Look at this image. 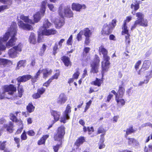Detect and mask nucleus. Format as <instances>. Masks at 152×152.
I'll use <instances>...</instances> for the list:
<instances>
[{"mask_svg":"<svg viewBox=\"0 0 152 152\" xmlns=\"http://www.w3.org/2000/svg\"><path fill=\"white\" fill-rule=\"evenodd\" d=\"M52 71L51 69L48 68L43 69L42 70L39 69L34 77H32L29 75H23L18 77L17 78V80L18 82H25L31 78V81L34 83L37 81L39 76L42 72L43 73V78L45 79L51 74Z\"/></svg>","mask_w":152,"mask_h":152,"instance_id":"1","label":"nucleus"},{"mask_svg":"<svg viewBox=\"0 0 152 152\" xmlns=\"http://www.w3.org/2000/svg\"><path fill=\"white\" fill-rule=\"evenodd\" d=\"M70 8V7L69 6L64 7V9L61 6L59 7L58 13L61 18H60L59 20H56L54 22V23L57 28H60L64 24V19L63 18L64 16L69 18L73 17V13Z\"/></svg>","mask_w":152,"mask_h":152,"instance_id":"2","label":"nucleus"},{"mask_svg":"<svg viewBox=\"0 0 152 152\" xmlns=\"http://www.w3.org/2000/svg\"><path fill=\"white\" fill-rule=\"evenodd\" d=\"M99 51L103 55V61L102 62V73L103 76L104 73L107 72L109 68L110 58L107 55V50L103 46H101L99 48Z\"/></svg>","mask_w":152,"mask_h":152,"instance_id":"3","label":"nucleus"},{"mask_svg":"<svg viewBox=\"0 0 152 152\" xmlns=\"http://www.w3.org/2000/svg\"><path fill=\"white\" fill-rule=\"evenodd\" d=\"M64 127L62 126L59 127L58 129V132L54 136L55 140L59 141L60 143L57 144L56 146H53V149L55 152H58V151L61 147L62 144V139L65 134Z\"/></svg>","mask_w":152,"mask_h":152,"instance_id":"4","label":"nucleus"},{"mask_svg":"<svg viewBox=\"0 0 152 152\" xmlns=\"http://www.w3.org/2000/svg\"><path fill=\"white\" fill-rule=\"evenodd\" d=\"M51 25V23L47 20H45L42 27L39 29L40 32H41L42 35L48 36L57 33V31L54 29H47Z\"/></svg>","mask_w":152,"mask_h":152,"instance_id":"5","label":"nucleus"},{"mask_svg":"<svg viewBox=\"0 0 152 152\" xmlns=\"http://www.w3.org/2000/svg\"><path fill=\"white\" fill-rule=\"evenodd\" d=\"M13 27H12V24L10 28L8 29V31L4 35L3 37H0V50H5L6 49L5 43L4 42L6 41L10 37L12 36L13 33Z\"/></svg>","mask_w":152,"mask_h":152,"instance_id":"6","label":"nucleus"},{"mask_svg":"<svg viewBox=\"0 0 152 152\" xmlns=\"http://www.w3.org/2000/svg\"><path fill=\"white\" fill-rule=\"evenodd\" d=\"M12 27H13L12 36L11 39L5 44L6 47L7 48H10L14 45L17 40V39L15 37L17 33V25L15 23L13 22L12 23Z\"/></svg>","mask_w":152,"mask_h":152,"instance_id":"7","label":"nucleus"},{"mask_svg":"<svg viewBox=\"0 0 152 152\" xmlns=\"http://www.w3.org/2000/svg\"><path fill=\"white\" fill-rule=\"evenodd\" d=\"M47 2L43 1L42 2L39 12H38L34 15V20L35 23L38 22L43 17L46 11Z\"/></svg>","mask_w":152,"mask_h":152,"instance_id":"8","label":"nucleus"},{"mask_svg":"<svg viewBox=\"0 0 152 152\" xmlns=\"http://www.w3.org/2000/svg\"><path fill=\"white\" fill-rule=\"evenodd\" d=\"M22 45L20 43L18 45L15 46L9 50L8 53L9 57L12 58L17 57L18 54V52L22 51Z\"/></svg>","mask_w":152,"mask_h":152,"instance_id":"9","label":"nucleus"},{"mask_svg":"<svg viewBox=\"0 0 152 152\" xmlns=\"http://www.w3.org/2000/svg\"><path fill=\"white\" fill-rule=\"evenodd\" d=\"M16 90V87H14L12 85L10 84L9 86H4L3 88V91L2 93H0V99H3L5 97V92H7L8 94L12 95Z\"/></svg>","mask_w":152,"mask_h":152,"instance_id":"10","label":"nucleus"},{"mask_svg":"<svg viewBox=\"0 0 152 152\" xmlns=\"http://www.w3.org/2000/svg\"><path fill=\"white\" fill-rule=\"evenodd\" d=\"M19 112H16L15 113L16 115L12 113H10V119L13 122L16 123L19 126V128L17 130L16 134H18L20 133L22 131L23 129V126L22 124V121L16 118V116Z\"/></svg>","mask_w":152,"mask_h":152,"instance_id":"11","label":"nucleus"},{"mask_svg":"<svg viewBox=\"0 0 152 152\" xmlns=\"http://www.w3.org/2000/svg\"><path fill=\"white\" fill-rule=\"evenodd\" d=\"M99 62V57L98 56L96 55L94 62L91 64V72L96 73L98 72V67Z\"/></svg>","mask_w":152,"mask_h":152,"instance_id":"12","label":"nucleus"},{"mask_svg":"<svg viewBox=\"0 0 152 152\" xmlns=\"http://www.w3.org/2000/svg\"><path fill=\"white\" fill-rule=\"evenodd\" d=\"M148 21L147 19L143 18L141 20H136L134 24L132 26L131 30H133L137 27L140 26L147 27L148 26Z\"/></svg>","mask_w":152,"mask_h":152,"instance_id":"13","label":"nucleus"},{"mask_svg":"<svg viewBox=\"0 0 152 152\" xmlns=\"http://www.w3.org/2000/svg\"><path fill=\"white\" fill-rule=\"evenodd\" d=\"M71 107L68 105L66 107L63 116L61 117V122L65 123L66 122V120L69 119V114L71 112Z\"/></svg>","mask_w":152,"mask_h":152,"instance_id":"14","label":"nucleus"},{"mask_svg":"<svg viewBox=\"0 0 152 152\" xmlns=\"http://www.w3.org/2000/svg\"><path fill=\"white\" fill-rule=\"evenodd\" d=\"M112 29V26H109L107 24H105L101 31L102 34L103 35H108L111 33Z\"/></svg>","mask_w":152,"mask_h":152,"instance_id":"15","label":"nucleus"},{"mask_svg":"<svg viewBox=\"0 0 152 152\" xmlns=\"http://www.w3.org/2000/svg\"><path fill=\"white\" fill-rule=\"evenodd\" d=\"M3 126L6 131L10 133L13 132L14 125L12 122L10 121L8 124H4Z\"/></svg>","mask_w":152,"mask_h":152,"instance_id":"16","label":"nucleus"},{"mask_svg":"<svg viewBox=\"0 0 152 152\" xmlns=\"http://www.w3.org/2000/svg\"><path fill=\"white\" fill-rule=\"evenodd\" d=\"M67 98L64 93H61L57 99L56 102L59 104H64L67 100Z\"/></svg>","mask_w":152,"mask_h":152,"instance_id":"17","label":"nucleus"},{"mask_svg":"<svg viewBox=\"0 0 152 152\" xmlns=\"http://www.w3.org/2000/svg\"><path fill=\"white\" fill-rule=\"evenodd\" d=\"M72 8L73 10L80 11L81 9H86V7L84 4L81 5L79 4L73 3L72 4Z\"/></svg>","mask_w":152,"mask_h":152,"instance_id":"18","label":"nucleus"},{"mask_svg":"<svg viewBox=\"0 0 152 152\" xmlns=\"http://www.w3.org/2000/svg\"><path fill=\"white\" fill-rule=\"evenodd\" d=\"M18 25L20 27L25 30H30L32 28L31 25L28 24H25L21 20H20L19 22Z\"/></svg>","mask_w":152,"mask_h":152,"instance_id":"19","label":"nucleus"},{"mask_svg":"<svg viewBox=\"0 0 152 152\" xmlns=\"http://www.w3.org/2000/svg\"><path fill=\"white\" fill-rule=\"evenodd\" d=\"M51 114L53 116L55 121H58L59 118L61 114V113L58 111L55 110H52L51 111Z\"/></svg>","mask_w":152,"mask_h":152,"instance_id":"20","label":"nucleus"},{"mask_svg":"<svg viewBox=\"0 0 152 152\" xmlns=\"http://www.w3.org/2000/svg\"><path fill=\"white\" fill-rule=\"evenodd\" d=\"M82 31L85 37H91L92 35V31L88 28H85Z\"/></svg>","mask_w":152,"mask_h":152,"instance_id":"21","label":"nucleus"},{"mask_svg":"<svg viewBox=\"0 0 152 152\" xmlns=\"http://www.w3.org/2000/svg\"><path fill=\"white\" fill-rule=\"evenodd\" d=\"M85 139L83 137H81L79 138L75 142V144L77 147H79L80 145L82 144L85 141Z\"/></svg>","mask_w":152,"mask_h":152,"instance_id":"22","label":"nucleus"},{"mask_svg":"<svg viewBox=\"0 0 152 152\" xmlns=\"http://www.w3.org/2000/svg\"><path fill=\"white\" fill-rule=\"evenodd\" d=\"M126 23H124L122 26V34L123 35L126 34V35H130L129 33V30L127 29L128 27Z\"/></svg>","mask_w":152,"mask_h":152,"instance_id":"23","label":"nucleus"},{"mask_svg":"<svg viewBox=\"0 0 152 152\" xmlns=\"http://www.w3.org/2000/svg\"><path fill=\"white\" fill-rule=\"evenodd\" d=\"M20 18L25 22L31 24H34V22L28 18V16H26L23 15H22L20 16Z\"/></svg>","mask_w":152,"mask_h":152,"instance_id":"24","label":"nucleus"},{"mask_svg":"<svg viewBox=\"0 0 152 152\" xmlns=\"http://www.w3.org/2000/svg\"><path fill=\"white\" fill-rule=\"evenodd\" d=\"M29 41L30 43L34 45L36 43V39L34 33H31L29 37Z\"/></svg>","mask_w":152,"mask_h":152,"instance_id":"25","label":"nucleus"},{"mask_svg":"<svg viewBox=\"0 0 152 152\" xmlns=\"http://www.w3.org/2000/svg\"><path fill=\"white\" fill-rule=\"evenodd\" d=\"M49 135H45L43 136L38 141V144L40 145L44 144L46 139L48 137Z\"/></svg>","mask_w":152,"mask_h":152,"instance_id":"26","label":"nucleus"},{"mask_svg":"<svg viewBox=\"0 0 152 152\" xmlns=\"http://www.w3.org/2000/svg\"><path fill=\"white\" fill-rule=\"evenodd\" d=\"M151 64V62L150 61L145 60L143 62L142 68L145 69V70L148 69L149 67Z\"/></svg>","mask_w":152,"mask_h":152,"instance_id":"27","label":"nucleus"},{"mask_svg":"<svg viewBox=\"0 0 152 152\" xmlns=\"http://www.w3.org/2000/svg\"><path fill=\"white\" fill-rule=\"evenodd\" d=\"M128 142L129 145L131 146L137 145L138 144L137 141L134 138H128Z\"/></svg>","mask_w":152,"mask_h":152,"instance_id":"28","label":"nucleus"},{"mask_svg":"<svg viewBox=\"0 0 152 152\" xmlns=\"http://www.w3.org/2000/svg\"><path fill=\"white\" fill-rule=\"evenodd\" d=\"M115 100L118 106L121 105L123 106L125 104V101L124 100V99L120 98L119 96L115 98Z\"/></svg>","mask_w":152,"mask_h":152,"instance_id":"29","label":"nucleus"},{"mask_svg":"<svg viewBox=\"0 0 152 152\" xmlns=\"http://www.w3.org/2000/svg\"><path fill=\"white\" fill-rule=\"evenodd\" d=\"M61 60L66 66H68L70 64L69 58L66 56H63L61 58Z\"/></svg>","mask_w":152,"mask_h":152,"instance_id":"30","label":"nucleus"},{"mask_svg":"<svg viewBox=\"0 0 152 152\" xmlns=\"http://www.w3.org/2000/svg\"><path fill=\"white\" fill-rule=\"evenodd\" d=\"M35 108V107L33 106L32 103H29L27 106L26 109L28 112L29 113L33 112Z\"/></svg>","mask_w":152,"mask_h":152,"instance_id":"31","label":"nucleus"},{"mask_svg":"<svg viewBox=\"0 0 152 152\" xmlns=\"http://www.w3.org/2000/svg\"><path fill=\"white\" fill-rule=\"evenodd\" d=\"M125 92V89L124 88L121 86H119V89L118 91V93L119 94V96L121 98L123 96Z\"/></svg>","mask_w":152,"mask_h":152,"instance_id":"32","label":"nucleus"},{"mask_svg":"<svg viewBox=\"0 0 152 152\" xmlns=\"http://www.w3.org/2000/svg\"><path fill=\"white\" fill-rule=\"evenodd\" d=\"M124 132H126V134L125 135V137L127 138V136L129 134L133 132L134 130L133 128L132 127H131L127 129L126 131L125 130H124Z\"/></svg>","mask_w":152,"mask_h":152,"instance_id":"33","label":"nucleus"},{"mask_svg":"<svg viewBox=\"0 0 152 152\" xmlns=\"http://www.w3.org/2000/svg\"><path fill=\"white\" fill-rule=\"evenodd\" d=\"M131 8L134 10L136 11L139 8V4L138 3L132 4L131 5Z\"/></svg>","mask_w":152,"mask_h":152,"instance_id":"34","label":"nucleus"},{"mask_svg":"<svg viewBox=\"0 0 152 152\" xmlns=\"http://www.w3.org/2000/svg\"><path fill=\"white\" fill-rule=\"evenodd\" d=\"M6 142L7 141H0V150L3 151L6 148Z\"/></svg>","mask_w":152,"mask_h":152,"instance_id":"35","label":"nucleus"},{"mask_svg":"<svg viewBox=\"0 0 152 152\" xmlns=\"http://www.w3.org/2000/svg\"><path fill=\"white\" fill-rule=\"evenodd\" d=\"M19 86L18 87V96L20 97H21L23 95V87L21 86H20V84H18Z\"/></svg>","mask_w":152,"mask_h":152,"instance_id":"36","label":"nucleus"},{"mask_svg":"<svg viewBox=\"0 0 152 152\" xmlns=\"http://www.w3.org/2000/svg\"><path fill=\"white\" fill-rule=\"evenodd\" d=\"M46 46L44 44H43L42 46V48L40 49V51L39 53L40 56H42L43 55L46 49Z\"/></svg>","mask_w":152,"mask_h":152,"instance_id":"37","label":"nucleus"},{"mask_svg":"<svg viewBox=\"0 0 152 152\" xmlns=\"http://www.w3.org/2000/svg\"><path fill=\"white\" fill-rule=\"evenodd\" d=\"M136 16L137 17V20H141L144 18V15L141 12H138L136 14Z\"/></svg>","mask_w":152,"mask_h":152,"instance_id":"38","label":"nucleus"},{"mask_svg":"<svg viewBox=\"0 0 152 152\" xmlns=\"http://www.w3.org/2000/svg\"><path fill=\"white\" fill-rule=\"evenodd\" d=\"M92 83L93 85L98 86H100L101 85V80L97 78H96V80L93 81Z\"/></svg>","mask_w":152,"mask_h":152,"instance_id":"39","label":"nucleus"},{"mask_svg":"<svg viewBox=\"0 0 152 152\" xmlns=\"http://www.w3.org/2000/svg\"><path fill=\"white\" fill-rule=\"evenodd\" d=\"M26 62V61L25 60H22L19 61L17 64V68H19L18 67L22 66L24 67L25 65Z\"/></svg>","mask_w":152,"mask_h":152,"instance_id":"40","label":"nucleus"},{"mask_svg":"<svg viewBox=\"0 0 152 152\" xmlns=\"http://www.w3.org/2000/svg\"><path fill=\"white\" fill-rule=\"evenodd\" d=\"M83 34L82 30L77 34L76 37V39L78 41L82 39V36Z\"/></svg>","mask_w":152,"mask_h":152,"instance_id":"41","label":"nucleus"},{"mask_svg":"<svg viewBox=\"0 0 152 152\" xmlns=\"http://www.w3.org/2000/svg\"><path fill=\"white\" fill-rule=\"evenodd\" d=\"M106 131L102 127H99L97 129V133H103L105 134Z\"/></svg>","mask_w":152,"mask_h":152,"instance_id":"42","label":"nucleus"},{"mask_svg":"<svg viewBox=\"0 0 152 152\" xmlns=\"http://www.w3.org/2000/svg\"><path fill=\"white\" fill-rule=\"evenodd\" d=\"M129 36L130 35H126L125 36V42L126 47H129L130 45V42L129 38Z\"/></svg>","mask_w":152,"mask_h":152,"instance_id":"43","label":"nucleus"},{"mask_svg":"<svg viewBox=\"0 0 152 152\" xmlns=\"http://www.w3.org/2000/svg\"><path fill=\"white\" fill-rule=\"evenodd\" d=\"M0 2L9 5H10L12 3V0H0Z\"/></svg>","mask_w":152,"mask_h":152,"instance_id":"44","label":"nucleus"},{"mask_svg":"<svg viewBox=\"0 0 152 152\" xmlns=\"http://www.w3.org/2000/svg\"><path fill=\"white\" fill-rule=\"evenodd\" d=\"M45 90L46 89L43 87L37 89V92L41 96L45 92Z\"/></svg>","mask_w":152,"mask_h":152,"instance_id":"45","label":"nucleus"},{"mask_svg":"<svg viewBox=\"0 0 152 152\" xmlns=\"http://www.w3.org/2000/svg\"><path fill=\"white\" fill-rule=\"evenodd\" d=\"M60 73L59 72H56L53 76L50 78V79L52 81V80L55 79H57L58 77L60 75Z\"/></svg>","mask_w":152,"mask_h":152,"instance_id":"46","label":"nucleus"},{"mask_svg":"<svg viewBox=\"0 0 152 152\" xmlns=\"http://www.w3.org/2000/svg\"><path fill=\"white\" fill-rule=\"evenodd\" d=\"M59 48V47H58V44L57 43H56L55 45L53 47V54L55 55L57 53V50Z\"/></svg>","mask_w":152,"mask_h":152,"instance_id":"47","label":"nucleus"},{"mask_svg":"<svg viewBox=\"0 0 152 152\" xmlns=\"http://www.w3.org/2000/svg\"><path fill=\"white\" fill-rule=\"evenodd\" d=\"M145 152H152V145H149L148 147H145Z\"/></svg>","mask_w":152,"mask_h":152,"instance_id":"48","label":"nucleus"},{"mask_svg":"<svg viewBox=\"0 0 152 152\" xmlns=\"http://www.w3.org/2000/svg\"><path fill=\"white\" fill-rule=\"evenodd\" d=\"M92 102V101L91 100H90L88 102L86 103V106L84 111V112H86L87 110L89 109Z\"/></svg>","mask_w":152,"mask_h":152,"instance_id":"49","label":"nucleus"},{"mask_svg":"<svg viewBox=\"0 0 152 152\" xmlns=\"http://www.w3.org/2000/svg\"><path fill=\"white\" fill-rule=\"evenodd\" d=\"M152 77V69L150 71H148L147 72V74L145 76L146 79H150Z\"/></svg>","mask_w":152,"mask_h":152,"instance_id":"50","label":"nucleus"},{"mask_svg":"<svg viewBox=\"0 0 152 152\" xmlns=\"http://www.w3.org/2000/svg\"><path fill=\"white\" fill-rule=\"evenodd\" d=\"M21 138L22 140H26L27 139V136L26 135V132L24 130L21 136Z\"/></svg>","mask_w":152,"mask_h":152,"instance_id":"51","label":"nucleus"},{"mask_svg":"<svg viewBox=\"0 0 152 152\" xmlns=\"http://www.w3.org/2000/svg\"><path fill=\"white\" fill-rule=\"evenodd\" d=\"M117 20L115 19H113L112 20V22L109 25L112 26V28H114L116 25Z\"/></svg>","mask_w":152,"mask_h":152,"instance_id":"52","label":"nucleus"},{"mask_svg":"<svg viewBox=\"0 0 152 152\" xmlns=\"http://www.w3.org/2000/svg\"><path fill=\"white\" fill-rule=\"evenodd\" d=\"M27 134L30 136H33L35 134V132L32 130H29L26 132Z\"/></svg>","mask_w":152,"mask_h":152,"instance_id":"53","label":"nucleus"},{"mask_svg":"<svg viewBox=\"0 0 152 152\" xmlns=\"http://www.w3.org/2000/svg\"><path fill=\"white\" fill-rule=\"evenodd\" d=\"M7 62V60L5 59H0V65H4Z\"/></svg>","mask_w":152,"mask_h":152,"instance_id":"54","label":"nucleus"},{"mask_svg":"<svg viewBox=\"0 0 152 152\" xmlns=\"http://www.w3.org/2000/svg\"><path fill=\"white\" fill-rule=\"evenodd\" d=\"M85 44L86 45H88L90 42V38L91 37H85Z\"/></svg>","mask_w":152,"mask_h":152,"instance_id":"55","label":"nucleus"},{"mask_svg":"<svg viewBox=\"0 0 152 152\" xmlns=\"http://www.w3.org/2000/svg\"><path fill=\"white\" fill-rule=\"evenodd\" d=\"M141 63V61L140 60H139L135 64V68L137 70L139 68V66Z\"/></svg>","mask_w":152,"mask_h":152,"instance_id":"56","label":"nucleus"},{"mask_svg":"<svg viewBox=\"0 0 152 152\" xmlns=\"http://www.w3.org/2000/svg\"><path fill=\"white\" fill-rule=\"evenodd\" d=\"M149 81V79H146L145 80H144L143 81H141L139 82L138 84V86H142L145 83L147 84L148 82Z\"/></svg>","mask_w":152,"mask_h":152,"instance_id":"57","label":"nucleus"},{"mask_svg":"<svg viewBox=\"0 0 152 152\" xmlns=\"http://www.w3.org/2000/svg\"><path fill=\"white\" fill-rule=\"evenodd\" d=\"M72 36L70 35L69 38L68 39L67 42V44L69 45H71L72 44Z\"/></svg>","mask_w":152,"mask_h":152,"instance_id":"58","label":"nucleus"},{"mask_svg":"<svg viewBox=\"0 0 152 152\" xmlns=\"http://www.w3.org/2000/svg\"><path fill=\"white\" fill-rule=\"evenodd\" d=\"M37 92L36 93H34L32 95V97L34 99H37L39 98L41 96Z\"/></svg>","mask_w":152,"mask_h":152,"instance_id":"59","label":"nucleus"},{"mask_svg":"<svg viewBox=\"0 0 152 152\" xmlns=\"http://www.w3.org/2000/svg\"><path fill=\"white\" fill-rule=\"evenodd\" d=\"M104 134H102L101 135V138L99 143H104Z\"/></svg>","mask_w":152,"mask_h":152,"instance_id":"60","label":"nucleus"},{"mask_svg":"<svg viewBox=\"0 0 152 152\" xmlns=\"http://www.w3.org/2000/svg\"><path fill=\"white\" fill-rule=\"evenodd\" d=\"M48 6L49 8V9L52 11L54 12L55 11V10L54 8V7L53 4H48Z\"/></svg>","mask_w":152,"mask_h":152,"instance_id":"61","label":"nucleus"},{"mask_svg":"<svg viewBox=\"0 0 152 152\" xmlns=\"http://www.w3.org/2000/svg\"><path fill=\"white\" fill-rule=\"evenodd\" d=\"M8 8L7 5H4L0 6V12L3 11L4 10L7 9Z\"/></svg>","mask_w":152,"mask_h":152,"instance_id":"62","label":"nucleus"},{"mask_svg":"<svg viewBox=\"0 0 152 152\" xmlns=\"http://www.w3.org/2000/svg\"><path fill=\"white\" fill-rule=\"evenodd\" d=\"M52 81L51 79H49L48 81L43 84V86L46 87L48 86Z\"/></svg>","mask_w":152,"mask_h":152,"instance_id":"63","label":"nucleus"},{"mask_svg":"<svg viewBox=\"0 0 152 152\" xmlns=\"http://www.w3.org/2000/svg\"><path fill=\"white\" fill-rule=\"evenodd\" d=\"M99 149H101L104 148L105 147V145L104 143H98Z\"/></svg>","mask_w":152,"mask_h":152,"instance_id":"64","label":"nucleus"}]
</instances>
